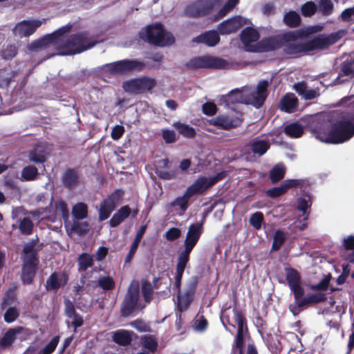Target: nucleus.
<instances>
[{
	"instance_id": "61",
	"label": "nucleus",
	"mask_w": 354,
	"mask_h": 354,
	"mask_svg": "<svg viewBox=\"0 0 354 354\" xmlns=\"http://www.w3.org/2000/svg\"><path fill=\"white\" fill-rule=\"evenodd\" d=\"M202 111L205 115L213 116L216 113L217 107L214 102H207L203 104Z\"/></svg>"
},
{
	"instance_id": "38",
	"label": "nucleus",
	"mask_w": 354,
	"mask_h": 354,
	"mask_svg": "<svg viewBox=\"0 0 354 354\" xmlns=\"http://www.w3.org/2000/svg\"><path fill=\"white\" fill-rule=\"evenodd\" d=\"M93 266V259L92 255L86 252H83L79 255L77 258V266L80 272H86Z\"/></svg>"
},
{
	"instance_id": "15",
	"label": "nucleus",
	"mask_w": 354,
	"mask_h": 354,
	"mask_svg": "<svg viewBox=\"0 0 354 354\" xmlns=\"http://www.w3.org/2000/svg\"><path fill=\"white\" fill-rule=\"evenodd\" d=\"M156 82L154 79L143 77L131 80L124 83V88L126 91L135 93H144L155 87Z\"/></svg>"
},
{
	"instance_id": "37",
	"label": "nucleus",
	"mask_w": 354,
	"mask_h": 354,
	"mask_svg": "<svg viewBox=\"0 0 354 354\" xmlns=\"http://www.w3.org/2000/svg\"><path fill=\"white\" fill-rule=\"evenodd\" d=\"M19 328H10L0 339V346L6 348L12 346L16 339V335L19 332Z\"/></svg>"
},
{
	"instance_id": "60",
	"label": "nucleus",
	"mask_w": 354,
	"mask_h": 354,
	"mask_svg": "<svg viewBox=\"0 0 354 354\" xmlns=\"http://www.w3.org/2000/svg\"><path fill=\"white\" fill-rule=\"evenodd\" d=\"M297 208L303 213V220L306 221L309 215V214L307 212V209L309 206L308 204V201L304 198H299L297 200Z\"/></svg>"
},
{
	"instance_id": "16",
	"label": "nucleus",
	"mask_w": 354,
	"mask_h": 354,
	"mask_svg": "<svg viewBox=\"0 0 354 354\" xmlns=\"http://www.w3.org/2000/svg\"><path fill=\"white\" fill-rule=\"evenodd\" d=\"M222 178V174H218L212 178L200 176L187 188V194H189L193 196L196 194H203L207 189L217 183Z\"/></svg>"
},
{
	"instance_id": "22",
	"label": "nucleus",
	"mask_w": 354,
	"mask_h": 354,
	"mask_svg": "<svg viewBox=\"0 0 354 354\" xmlns=\"http://www.w3.org/2000/svg\"><path fill=\"white\" fill-rule=\"evenodd\" d=\"M243 25L242 17L236 16L219 24L218 30L221 35H228L236 32Z\"/></svg>"
},
{
	"instance_id": "24",
	"label": "nucleus",
	"mask_w": 354,
	"mask_h": 354,
	"mask_svg": "<svg viewBox=\"0 0 354 354\" xmlns=\"http://www.w3.org/2000/svg\"><path fill=\"white\" fill-rule=\"evenodd\" d=\"M61 180L64 187L69 190L74 189L80 183L78 171L74 168L67 169L63 173Z\"/></svg>"
},
{
	"instance_id": "64",
	"label": "nucleus",
	"mask_w": 354,
	"mask_h": 354,
	"mask_svg": "<svg viewBox=\"0 0 354 354\" xmlns=\"http://www.w3.org/2000/svg\"><path fill=\"white\" fill-rule=\"evenodd\" d=\"M55 207L57 212H59L62 214L63 218H67L68 216V209L67 207V204L63 200H59L55 202Z\"/></svg>"
},
{
	"instance_id": "12",
	"label": "nucleus",
	"mask_w": 354,
	"mask_h": 354,
	"mask_svg": "<svg viewBox=\"0 0 354 354\" xmlns=\"http://www.w3.org/2000/svg\"><path fill=\"white\" fill-rule=\"evenodd\" d=\"M244 118L241 113L221 114L209 120V124L222 130H230L240 127Z\"/></svg>"
},
{
	"instance_id": "40",
	"label": "nucleus",
	"mask_w": 354,
	"mask_h": 354,
	"mask_svg": "<svg viewBox=\"0 0 354 354\" xmlns=\"http://www.w3.org/2000/svg\"><path fill=\"white\" fill-rule=\"evenodd\" d=\"M191 197L192 196L189 194H187L186 190L183 196L176 198L175 200L171 202L170 205L174 207H178L183 212H185L188 207Z\"/></svg>"
},
{
	"instance_id": "28",
	"label": "nucleus",
	"mask_w": 354,
	"mask_h": 354,
	"mask_svg": "<svg viewBox=\"0 0 354 354\" xmlns=\"http://www.w3.org/2000/svg\"><path fill=\"white\" fill-rule=\"evenodd\" d=\"M177 260L174 288L176 289L177 292H180V290H181L183 275L189 259L178 255Z\"/></svg>"
},
{
	"instance_id": "33",
	"label": "nucleus",
	"mask_w": 354,
	"mask_h": 354,
	"mask_svg": "<svg viewBox=\"0 0 354 354\" xmlns=\"http://www.w3.org/2000/svg\"><path fill=\"white\" fill-rule=\"evenodd\" d=\"M131 214V209L128 205L120 207L111 217L109 224L111 227L119 225L124 219L128 218Z\"/></svg>"
},
{
	"instance_id": "50",
	"label": "nucleus",
	"mask_w": 354,
	"mask_h": 354,
	"mask_svg": "<svg viewBox=\"0 0 354 354\" xmlns=\"http://www.w3.org/2000/svg\"><path fill=\"white\" fill-rule=\"evenodd\" d=\"M141 291L145 301L147 304H149L151 301L153 295V290L151 283L147 280L142 281Z\"/></svg>"
},
{
	"instance_id": "51",
	"label": "nucleus",
	"mask_w": 354,
	"mask_h": 354,
	"mask_svg": "<svg viewBox=\"0 0 354 354\" xmlns=\"http://www.w3.org/2000/svg\"><path fill=\"white\" fill-rule=\"evenodd\" d=\"M20 315L19 310L16 306H10L6 310L3 315L4 321L10 324L14 322Z\"/></svg>"
},
{
	"instance_id": "36",
	"label": "nucleus",
	"mask_w": 354,
	"mask_h": 354,
	"mask_svg": "<svg viewBox=\"0 0 354 354\" xmlns=\"http://www.w3.org/2000/svg\"><path fill=\"white\" fill-rule=\"evenodd\" d=\"M284 133L290 138H298L304 133V129L301 124L297 122H292L285 127Z\"/></svg>"
},
{
	"instance_id": "35",
	"label": "nucleus",
	"mask_w": 354,
	"mask_h": 354,
	"mask_svg": "<svg viewBox=\"0 0 354 354\" xmlns=\"http://www.w3.org/2000/svg\"><path fill=\"white\" fill-rule=\"evenodd\" d=\"M37 267L22 264L21 280L24 284L29 285L33 282Z\"/></svg>"
},
{
	"instance_id": "27",
	"label": "nucleus",
	"mask_w": 354,
	"mask_h": 354,
	"mask_svg": "<svg viewBox=\"0 0 354 354\" xmlns=\"http://www.w3.org/2000/svg\"><path fill=\"white\" fill-rule=\"evenodd\" d=\"M298 106V99L293 93H286L281 99L279 107V109L288 113L296 111Z\"/></svg>"
},
{
	"instance_id": "23",
	"label": "nucleus",
	"mask_w": 354,
	"mask_h": 354,
	"mask_svg": "<svg viewBox=\"0 0 354 354\" xmlns=\"http://www.w3.org/2000/svg\"><path fill=\"white\" fill-rule=\"evenodd\" d=\"M283 46L282 34L264 38L258 43V47L261 52L273 51L283 48Z\"/></svg>"
},
{
	"instance_id": "26",
	"label": "nucleus",
	"mask_w": 354,
	"mask_h": 354,
	"mask_svg": "<svg viewBox=\"0 0 354 354\" xmlns=\"http://www.w3.org/2000/svg\"><path fill=\"white\" fill-rule=\"evenodd\" d=\"M23 252L25 254V257L23 261V264L37 267L38 266V253L37 250L35 248L34 242H31L25 245L23 248Z\"/></svg>"
},
{
	"instance_id": "11",
	"label": "nucleus",
	"mask_w": 354,
	"mask_h": 354,
	"mask_svg": "<svg viewBox=\"0 0 354 354\" xmlns=\"http://www.w3.org/2000/svg\"><path fill=\"white\" fill-rule=\"evenodd\" d=\"M124 194V192L122 189H116L101 202L98 211L99 221H104L110 216Z\"/></svg>"
},
{
	"instance_id": "14",
	"label": "nucleus",
	"mask_w": 354,
	"mask_h": 354,
	"mask_svg": "<svg viewBox=\"0 0 354 354\" xmlns=\"http://www.w3.org/2000/svg\"><path fill=\"white\" fill-rule=\"evenodd\" d=\"M270 84V82L266 80H260L256 89L248 95L245 103L252 105L256 109L261 108L269 95L268 87Z\"/></svg>"
},
{
	"instance_id": "57",
	"label": "nucleus",
	"mask_w": 354,
	"mask_h": 354,
	"mask_svg": "<svg viewBox=\"0 0 354 354\" xmlns=\"http://www.w3.org/2000/svg\"><path fill=\"white\" fill-rule=\"evenodd\" d=\"M334 5L331 0H319V10L324 16L331 15Z\"/></svg>"
},
{
	"instance_id": "55",
	"label": "nucleus",
	"mask_w": 354,
	"mask_h": 354,
	"mask_svg": "<svg viewBox=\"0 0 354 354\" xmlns=\"http://www.w3.org/2000/svg\"><path fill=\"white\" fill-rule=\"evenodd\" d=\"M59 342V336L56 335L52 338L48 344H47L38 354H51L55 350Z\"/></svg>"
},
{
	"instance_id": "48",
	"label": "nucleus",
	"mask_w": 354,
	"mask_h": 354,
	"mask_svg": "<svg viewBox=\"0 0 354 354\" xmlns=\"http://www.w3.org/2000/svg\"><path fill=\"white\" fill-rule=\"evenodd\" d=\"M29 160L35 163H44L46 161L45 151L39 148H34L29 152Z\"/></svg>"
},
{
	"instance_id": "58",
	"label": "nucleus",
	"mask_w": 354,
	"mask_h": 354,
	"mask_svg": "<svg viewBox=\"0 0 354 354\" xmlns=\"http://www.w3.org/2000/svg\"><path fill=\"white\" fill-rule=\"evenodd\" d=\"M16 301L15 293L12 290H8L6 292L4 297L2 299L1 304V308L4 310L8 306L10 307Z\"/></svg>"
},
{
	"instance_id": "18",
	"label": "nucleus",
	"mask_w": 354,
	"mask_h": 354,
	"mask_svg": "<svg viewBox=\"0 0 354 354\" xmlns=\"http://www.w3.org/2000/svg\"><path fill=\"white\" fill-rule=\"evenodd\" d=\"M219 0H199L187 8L188 14L198 17L209 15L214 8L215 3Z\"/></svg>"
},
{
	"instance_id": "9",
	"label": "nucleus",
	"mask_w": 354,
	"mask_h": 354,
	"mask_svg": "<svg viewBox=\"0 0 354 354\" xmlns=\"http://www.w3.org/2000/svg\"><path fill=\"white\" fill-rule=\"evenodd\" d=\"M71 26H65L61 27L58 30L54 31L51 34L45 35L44 37L33 41L28 45V48L30 50L36 51L39 50L46 49L50 44H53L56 49L59 50V37L65 33L70 31Z\"/></svg>"
},
{
	"instance_id": "17",
	"label": "nucleus",
	"mask_w": 354,
	"mask_h": 354,
	"mask_svg": "<svg viewBox=\"0 0 354 354\" xmlns=\"http://www.w3.org/2000/svg\"><path fill=\"white\" fill-rule=\"evenodd\" d=\"M42 24L39 19L23 20L18 22L12 28V34L15 37L20 38L32 35Z\"/></svg>"
},
{
	"instance_id": "45",
	"label": "nucleus",
	"mask_w": 354,
	"mask_h": 354,
	"mask_svg": "<svg viewBox=\"0 0 354 354\" xmlns=\"http://www.w3.org/2000/svg\"><path fill=\"white\" fill-rule=\"evenodd\" d=\"M176 129L179 133L187 138H194L196 136V132L194 127L180 122H177L175 124Z\"/></svg>"
},
{
	"instance_id": "43",
	"label": "nucleus",
	"mask_w": 354,
	"mask_h": 354,
	"mask_svg": "<svg viewBox=\"0 0 354 354\" xmlns=\"http://www.w3.org/2000/svg\"><path fill=\"white\" fill-rule=\"evenodd\" d=\"M39 176L37 168L34 165L24 167L21 172V178L26 181H32Z\"/></svg>"
},
{
	"instance_id": "56",
	"label": "nucleus",
	"mask_w": 354,
	"mask_h": 354,
	"mask_svg": "<svg viewBox=\"0 0 354 354\" xmlns=\"http://www.w3.org/2000/svg\"><path fill=\"white\" fill-rule=\"evenodd\" d=\"M317 10V5L313 1H308L302 5L301 8V14L304 17H311Z\"/></svg>"
},
{
	"instance_id": "54",
	"label": "nucleus",
	"mask_w": 354,
	"mask_h": 354,
	"mask_svg": "<svg viewBox=\"0 0 354 354\" xmlns=\"http://www.w3.org/2000/svg\"><path fill=\"white\" fill-rule=\"evenodd\" d=\"M264 216L261 212H256L252 214L249 219L250 224L255 229L260 230Z\"/></svg>"
},
{
	"instance_id": "13",
	"label": "nucleus",
	"mask_w": 354,
	"mask_h": 354,
	"mask_svg": "<svg viewBox=\"0 0 354 354\" xmlns=\"http://www.w3.org/2000/svg\"><path fill=\"white\" fill-rule=\"evenodd\" d=\"M203 231V223H196L189 225L185 240V249L179 256L189 259L190 253L198 243Z\"/></svg>"
},
{
	"instance_id": "31",
	"label": "nucleus",
	"mask_w": 354,
	"mask_h": 354,
	"mask_svg": "<svg viewBox=\"0 0 354 354\" xmlns=\"http://www.w3.org/2000/svg\"><path fill=\"white\" fill-rule=\"evenodd\" d=\"M236 305L233 308V314L234 322L237 324V333H244V332L248 331L247 325V319L244 316L241 310L237 308V301L235 300Z\"/></svg>"
},
{
	"instance_id": "63",
	"label": "nucleus",
	"mask_w": 354,
	"mask_h": 354,
	"mask_svg": "<svg viewBox=\"0 0 354 354\" xmlns=\"http://www.w3.org/2000/svg\"><path fill=\"white\" fill-rule=\"evenodd\" d=\"M330 277H325L317 284L310 286L313 290L325 291L328 289Z\"/></svg>"
},
{
	"instance_id": "59",
	"label": "nucleus",
	"mask_w": 354,
	"mask_h": 354,
	"mask_svg": "<svg viewBox=\"0 0 354 354\" xmlns=\"http://www.w3.org/2000/svg\"><path fill=\"white\" fill-rule=\"evenodd\" d=\"M64 314L68 318H72V316L77 314L75 310L74 304L69 299H64Z\"/></svg>"
},
{
	"instance_id": "8",
	"label": "nucleus",
	"mask_w": 354,
	"mask_h": 354,
	"mask_svg": "<svg viewBox=\"0 0 354 354\" xmlns=\"http://www.w3.org/2000/svg\"><path fill=\"white\" fill-rule=\"evenodd\" d=\"M198 284V277H192L186 283L183 292H177L176 305L177 310L180 312L186 311L194 300L195 294Z\"/></svg>"
},
{
	"instance_id": "41",
	"label": "nucleus",
	"mask_w": 354,
	"mask_h": 354,
	"mask_svg": "<svg viewBox=\"0 0 354 354\" xmlns=\"http://www.w3.org/2000/svg\"><path fill=\"white\" fill-rule=\"evenodd\" d=\"M283 22L290 28H296L301 24V17L296 12L289 11L284 15Z\"/></svg>"
},
{
	"instance_id": "52",
	"label": "nucleus",
	"mask_w": 354,
	"mask_h": 354,
	"mask_svg": "<svg viewBox=\"0 0 354 354\" xmlns=\"http://www.w3.org/2000/svg\"><path fill=\"white\" fill-rule=\"evenodd\" d=\"M34 224L29 217H24L19 225V228L21 234L30 235L33 230Z\"/></svg>"
},
{
	"instance_id": "7",
	"label": "nucleus",
	"mask_w": 354,
	"mask_h": 354,
	"mask_svg": "<svg viewBox=\"0 0 354 354\" xmlns=\"http://www.w3.org/2000/svg\"><path fill=\"white\" fill-rule=\"evenodd\" d=\"M230 66L228 62L223 58L214 56H200L191 59L186 64L189 69L212 68L225 69Z\"/></svg>"
},
{
	"instance_id": "42",
	"label": "nucleus",
	"mask_w": 354,
	"mask_h": 354,
	"mask_svg": "<svg viewBox=\"0 0 354 354\" xmlns=\"http://www.w3.org/2000/svg\"><path fill=\"white\" fill-rule=\"evenodd\" d=\"M18 50L17 44H8L1 50V56L3 59L11 60L17 56Z\"/></svg>"
},
{
	"instance_id": "32",
	"label": "nucleus",
	"mask_w": 354,
	"mask_h": 354,
	"mask_svg": "<svg viewBox=\"0 0 354 354\" xmlns=\"http://www.w3.org/2000/svg\"><path fill=\"white\" fill-rule=\"evenodd\" d=\"M251 151L259 156L265 154L270 149L269 140H261L259 138H254L250 143Z\"/></svg>"
},
{
	"instance_id": "3",
	"label": "nucleus",
	"mask_w": 354,
	"mask_h": 354,
	"mask_svg": "<svg viewBox=\"0 0 354 354\" xmlns=\"http://www.w3.org/2000/svg\"><path fill=\"white\" fill-rule=\"evenodd\" d=\"M285 271L288 285L294 295V301L290 304L288 308L294 315H299L302 310L310 306L326 301L325 293H309L305 296L304 288L301 286L299 272L292 268H287Z\"/></svg>"
},
{
	"instance_id": "10",
	"label": "nucleus",
	"mask_w": 354,
	"mask_h": 354,
	"mask_svg": "<svg viewBox=\"0 0 354 354\" xmlns=\"http://www.w3.org/2000/svg\"><path fill=\"white\" fill-rule=\"evenodd\" d=\"M140 298V285L133 281L128 288L120 308V314L123 317H129L138 306Z\"/></svg>"
},
{
	"instance_id": "47",
	"label": "nucleus",
	"mask_w": 354,
	"mask_h": 354,
	"mask_svg": "<svg viewBox=\"0 0 354 354\" xmlns=\"http://www.w3.org/2000/svg\"><path fill=\"white\" fill-rule=\"evenodd\" d=\"M142 346L149 350V351L154 353L156 351L158 348V342L156 337L153 335H145L141 338Z\"/></svg>"
},
{
	"instance_id": "19",
	"label": "nucleus",
	"mask_w": 354,
	"mask_h": 354,
	"mask_svg": "<svg viewBox=\"0 0 354 354\" xmlns=\"http://www.w3.org/2000/svg\"><path fill=\"white\" fill-rule=\"evenodd\" d=\"M354 78V58L346 59L341 63L338 76L330 84L336 86L348 82Z\"/></svg>"
},
{
	"instance_id": "25",
	"label": "nucleus",
	"mask_w": 354,
	"mask_h": 354,
	"mask_svg": "<svg viewBox=\"0 0 354 354\" xmlns=\"http://www.w3.org/2000/svg\"><path fill=\"white\" fill-rule=\"evenodd\" d=\"M192 41L198 44H204L213 47L220 41V36L216 30H208L194 37Z\"/></svg>"
},
{
	"instance_id": "20",
	"label": "nucleus",
	"mask_w": 354,
	"mask_h": 354,
	"mask_svg": "<svg viewBox=\"0 0 354 354\" xmlns=\"http://www.w3.org/2000/svg\"><path fill=\"white\" fill-rule=\"evenodd\" d=\"M304 183L303 180L287 179L283 180L280 186L268 189L266 194L272 198H276L283 195L290 188L302 187Z\"/></svg>"
},
{
	"instance_id": "5",
	"label": "nucleus",
	"mask_w": 354,
	"mask_h": 354,
	"mask_svg": "<svg viewBox=\"0 0 354 354\" xmlns=\"http://www.w3.org/2000/svg\"><path fill=\"white\" fill-rule=\"evenodd\" d=\"M140 39L151 45L164 47L175 42V37L165 30L161 23H155L142 28L139 33Z\"/></svg>"
},
{
	"instance_id": "30",
	"label": "nucleus",
	"mask_w": 354,
	"mask_h": 354,
	"mask_svg": "<svg viewBox=\"0 0 354 354\" xmlns=\"http://www.w3.org/2000/svg\"><path fill=\"white\" fill-rule=\"evenodd\" d=\"M169 160L168 158H164L158 162L159 166L156 169V174L162 180H172L176 176L175 171H166L164 169L169 167Z\"/></svg>"
},
{
	"instance_id": "2",
	"label": "nucleus",
	"mask_w": 354,
	"mask_h": 354,
	"mask_svg": "<svg viewBox=\"0 0 354 354\" xmlns=\"http://www.w3.org/2000/svg\"><path fill=\"white\" fill-rule=\"evenodd\" d=\"M344 104V109L340 112L338 120L331 124L330 130L326 122L311 127V132L317 140L329 144H341L354 136V108Z\"/></svg>"
},
{
	"instance_id": "39",
	"label": "nucleus",
	"mask_w": 354,
	"mask_h": 354,
	"mask_svg": "<svg viewBox=\"0 0 354 354\" xmlns=\"http://www.w3.org/2000/svg\"><path fill=\"white\" fill-rule=\"evenodd\" d=\"M240 37L243 44H249L257 41L259 38V35L254 28L247 27L242 30Z\"/></svg>"
},
{
	"instance_id": "53",
	"label": "nucleus",
	"mask_w": 354,
	"mask_h": 354,
	"mask_svg": "<svg viewBox=\"0 0 354 354\" xmlns=\"http://www.w3.org/2000/svg\"><path fill=\"white\" fill-rule=\"evenodd\" d=\"M97 285L104 290H112L115 288V281L110 276L102 277L97 281Z\"/></svg>"
},
{
	"instance_id": "44",
	"label": "nucleus",
	"mask_w": 354,
	"mask_h": 354,
	"mask_svg": "<svg viewBox=\"0 0 354 354\" xmlns=\"http://www.w3.org/2000/svg\"><path fill=\"white\" fill-rule=\"evenodd\" d=\"M286 169L283 165H277L273 167L269 174V178L272 183L274 184L284 178Z\"/></svg>"
},
{
	"instance_id": "1",
	"label": "nucleus",
	"mask_w": 354,
	"mask_h": 354,
	"mask_svg": "<svg viewBox=\"0 0 354 354\" xmlns=\"http://www.w3.org/2000/svg\"><path fill=\"white\" fill-rule=\"evenodd\" d=\"M346 34V30L341 29L328 35L319 34L313 39L301 42L298 39L306 37L308 32L300 28L290 30L282 34L283 53L292 57H300L311 51L323 50L337 43Z\"/></svg>"
},
{
	"instance_id": "34",
	"label": "nucleus",
	"mask_w": 354,
	"mask_h": 354,
	"mask_svg": "<svg viewBox=\"0 0 354 354\" xmlns=\"http://www.w3.org/2000/svg\"><path fill=\"white\" fill-rule=\"evenodd\" d=\"M221 100L225 103L227 106L237 103H243V93L238 88L234 89L231 91L228 94L222 95Z\"/></svg>"
},
{
	"instance_id": "46",
	"label": "nucleus",
	"mask_w": 354,
	"mask_h": 354,
	"mask_svg": "<svg viewBox=\"0 0 354 354\" xmlns=\"http://www.w3.org/2000/svg\"><path fill=\"white\" fill-rule=\"evenodd\" d=\"M72 213L76 219H84L87 216L88 207L84 203H78L73 206Z\"/></svg>"
},
{
	"instance_id": "62",
	"label": "nucleus",
	"mask_w": 354,
	"mask_h": 354,
	"mask_svg": "<svg viewBox=\"0 0 354 354\" xmlns=\"http://www.w3.org/2000/svg\"><path fill=\"white\" fill-rule=\"evenodd\" d=\"M181 234V231L177 227H171L165 233V238L167 241H174L178 239Z\"/></svg>"
},
{
	"instance_id": "49",
	"label": "nucleus",
	"mask_w": 354,
	"mask_h": 354,
	"mask_svg": "<svg viewBox=\"0 0 354 354\" xmlns=\"http://www.w3.org/2000/svg\"><path fill=\"white\" fill-rule=\"evenodd\" d=\"M286 234L285 233L280 230H277L274 234L273 236V242L272 245V250L277 251L279 250L283 244L286 241Z\"/></svg>"
},
{
	"instance_id": "6",
	"label": "nucleus",
	"mask_w": 354,
	"mask_h": 354,
	"mask_svg": "<svg viewBox=\"0 0 354 354\" xmlns=\"http://www.w3.org/2000/svg\"><path fill=\"white\" fill-rule=\"evenodd\" d=\"M145 64L138 59H122L104 65L105 71L111 75H125L135 71H141Z\"/></svg>"
},
{
	"instance_id": "4",
	"label": "nucleus",
	"mask_w": 354,
	"mask_h": 354,
	"mask_svg": "<svg viewBox=\"0 0 354 354\" xmlns=\"http://www.w3.org/2000/svg\"><path fill=\"white\" fill-rule=\"evenodd\" d=\"M59 43V55H72L93 48L97 41L90 35L88 31L83 30L66 37L61 36Z\"/></svg>"
},
{
	"instance_id": "29",
	"label": "nucleus",
	"mask_w": 354,
	"mask_h": 354,
	"mask_svg": "<svg viewBox=\"0 0 354 354\" xmlns=\"http://www.w3.org/2000/svg\"><path fill=\"white\" fill-rule=\"evenodd\" d=\"M133 334L132 331L120 329L113 333L112 339L118 345L125 346L131 343Z\"/></svg>"
},
{
	"instance_id": "21",
	"label": "nucleus",
	"mask_w": 354,
	"mask_h": 354,
	"mask_svg": "<svg viewBox=\"0 0 354 354\" xmlns=\"http://www.w3.org/2000/svg\"><path fill=\"white\" fill-rule=\"evenodd\" d=\"M68 274L66 272H53L47 279L45 288L47 291H57L68 281Z\"/></svg>"
}]
</instances>
